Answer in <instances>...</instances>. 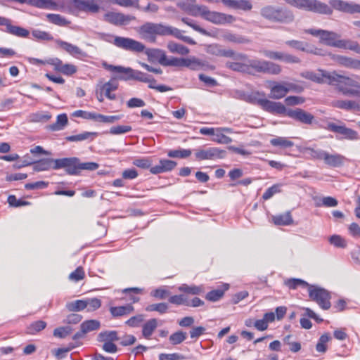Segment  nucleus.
<instances>
[{
    "mask_svg": "<svg viewBox=\"0 0 360 360\" xmlns=\"http://www.w3.org/2000/svg\"><path fill=\"white\" fill-rule=\"evenodd\" d=\"M304 32L314 37H319L320 42L328 46L349 49L360 54V45L357 41L350 39H340V34L332 31L321 29H305Z\"/></svg>",
    "mask_w": 360,
    "mask_h": 360,
    "instance_id": "obj_1",
    "label": "nucleus"
},
{
    "mask_svg": "<svg viewBox=\"0 0 360 360\" xmlns=\"http://www.w3.org/2000/svg\"><path fill=\"white\" fill-rule=\"evenodd\" d=\"M260 15L271 22L290 24L295 20L293 12L286 7L266 5L259 11Z\"/></svg>",
    "mask_w": 360,
    "mask_h": 360,
    "instance_id": "obj_2",
    "label": "nucleus"
},
{
    "mask_svg": "<svg viewBox=\"0 0 360 360\" xmlns=\"http://www.w3.org/2000/svg\"><path fill=\"white\" fill-rule=\"evenodd\" d=\"M101 39L128 51L141 53L145 49V46L142 43L128 37L114 36L110 34H101Z\"/></svg>",
    "mask_w": 360,
    "mask_h": 360,
    "instance_id": "obj_3",
    "label": "nucleus"
},
{
    "mask_svg": "<svg viewBox=\"0 0 360 360\" xmlns=\"http://www.w3.org/2000/svg\"><path fill=\"white\" fill-rule=\"evenodd\" d=\"M303 76L319 84L327 83L330 85L336 86L340 91L345 78L344 75H338L335 72H330L323 70H319L317 73L307 72Z\"/></svg>",
    "mask_w": 360,
    "mask_h": 360,
    "instance_id": "obj_4",
    "label": "nucleus"
},
{
    "mask_svg": "<svg viewBox=\"0 0 360 360\" xmlns=\"http://www.w3.org/2000/svg\"><path fill=\"white\" fill-rule=\"evenodd\" d=\"M285 1L294 7L307 11L326 15L333 13V9L329 6L318 0H285Z\"/></svg>",
    "mask_w": 360,
    "mask_h": 360,
    "instance_id": "obj_5",
    "label": "nucleus"
},
{
    "mask_svg": "<svg viewBox=\"0 0 360 360\" xmlns=\"http://www.w3.org/2000/svg\"><path fill=\"white\" fill-rule=\"evenodd\" d=\"M308 291L309 297L316 302L321 309L324 310L330 309L331 306L330 301V294L328 290L315 285H309Z\"/></svg>",
    "mask_w": 360,
    "mask_h": 360,
    "instance_id": "obj_6",
    "label": "nucleus"
},
{
    "mask_svg": "<svg viewBox=\"0 0 360 360\" xmlns=\"http://www.w3.org/2000/svg\"><path fill=\"white\" fill-rule=\"evenodd\" d=\"M165 25L161 23L146 22L139 28V34L146 40L155 42L156 35L165 36Z\"/></svg>",
    "mask_w": 360,
    "mask_h": 360,
    "instance_id": "obj_7",
    "label": "nucleus"
},
{
    "mask_svg": "<svg viewBox=\"0 0 360 360\" xmlns=\"http://www.w3.org/2000/svg\"><path fill=\"white\" fill-rule=\"evenodd\" d=\"M173 67H186L192 70L213 69L212 66L194 56L187 58L175 57Z\"/></svg>",
    "mask_w": 360,
    "mask_h": 360,
    "instance_id": "obj_8",
    "label": "nucleus"
},
{
    "mask_svg": "<svg viewBox=\"0 0 360 360\" xmlns=\"http://www.w3.org/2000/svg\"><path fill=\"white\" fill-rule=\"evenodd\" d=\"M226 155V151L217 147H210L195 150V157L197 160L223 159Z\"/></svg>",
    "mask_w": 360,
    "mask_h": 360,
    "instance_id": "obj_9",
    "label": "nucleus"
},
{
    "mask_svg": "<svg viewBox=\"0 0 360 360\" xmlns=\"http://www.w3.org/2000/svg\"><path fill=\"white\" fill-rule=\"evenodd\" d=\"M103 20L115 26H125L135 20L136 17L132 15H125L122 13L108 11L103 15Z\"/></svg>",
    "mask_w": 360,
    "mask_h": 360,
    "instance_id": "obj_10",
    "label": "nucleus"
},
{
    "mask_svg": "<svg viewBox=\"0 0 360 360\" xmlns=\"http://www.w3.org/2000/svg\"><path fill=\"white\" fill-rule=\"evenodd\" d=\"M53 169H65L70 175H77L79 167V158H65L55 160Z\"/></svg>",
    "mask_w": 360,
    "mask_h": 360,
    "instance_id": "obj_11",
    "label": "nucleus"
},
{
    "mask_svg": "<svg viewBox=\"0 0 360 360\" xmlns=\"http://www.w3.org/2000/svg\"><path fill=\"white\" fill-rule=\"evenodd\" d=\"M145 53L150 61L158 60L162 66H174L175 57H167L165 52L162 49H148Z\"/></svg>",
    "mask_w": 360,
    "mask_h": 360,
    "instance_id": "obj_12",
    "label": "nucleus"
},
{
    "mask_svg": "<svg viewBox=\"0 0 360 360\" xmlns=\"http://www.w3.org/2000/svg\"><path fill=\"white\" fill-rule=\"evenodd\" d=\"M286 115L298 122L307 125L312 124L315 120L312 114L302 108L288 109Z\"/></svg>",
    "mask_w": 360,
    "mask_h": 360,
    "instance_id": "obj_13",
    "label": "nucleus"
},
{
    "mask_svg": "<svg viewBox=\"0 0 360 360\" xmlns=\"http://www.w3.org/2000/svg\"><path fill=\"white\" fill-rule=\"evenodd\" d=\"M340 92L345 96H360V83L354 78L345 76Z\"/></svg>",
    "mask_w": 360,
    "mask_h": 360,
    "instance_id": "obj_14",
    "label": "nucleus"
},
{
    "mask_svg": "<svg viewBox=\"0 0 360 360\" xmlns=\"http://www.w3.org/2000/svg\"><path fill=\"white\" fill-rule=\"evenodd\" d=\"M0 25L6 27V32L18 37L26 38L30 34V32L27 29L20 26L13 25L11 20L5 17L0 16Z\"/></svg>",
    "mask_w": 360,
    "mask_h": 360,
    "instance_id": "obj_15",
    "label": "nucleus"
},
{
    "mask_svg": "<svg viewBox=\"0 0 360 360\" xmlns=\"http://www.w3.org/2000/svg\"><path fill=\"white\" fill-rule=\"evenodd\" d=\"M326 129L342 135L344 139L349 140L359 139L358 133L350 128L346 127L345 125H338L335 123L329 122Z\"/></svg>",
    "mask_w": 360,
    "mask_h": 360,
    "instance_id": "obj_16",
    "label": "nucleus"
},
{
    "mask_svg": "<svg viewBox=\"0 0 360 360\" xmlns=\"http://www.w3.org/2000/svg\"><path fill=\"white\" fill-rule=\"evenodd\" d=\"M101 327V323L98 320H87L80 325V330L77 332L72 337L74 340L83 338L88 333L97 330Z\"/></svg>",
    "mask_w": 360,
    "mask_h": 360,
    "instance_id": "obj_17",
    "label": "nucleus"
},
{
    "mask_svg": "<svg viewBox=\"0 0 360 360\" xmlns=\"http://www.w3.org/2000/svg\"><path fill=\"white\" fill-rule=\"evenodd\" d=\"M103 66L109 71L118 73L117 79L120 80H132L133 69L131 68L113 65L108 64L107 63H103Z\"/></svg>",
    "mask_w": 360,
    "mask_h": 360,
    "instance_id": "obj_18",
    "label": "nucleus"
},
{
    "mask_svg": "<svg viewBox=\"0 0 360 360\" xmlns=\"http://www.w3.org/2000/svg\"><path fill=\"white\" fill-rule=\"evenodd\" d=\"M330 6L335 10L349 13H360V4L354 3H348L342 0H330Z\"/></svg>",
    "mask_w": 360,
    "mask_h": 360,
    "instance_id": "obj_19",
    "label": "nucleus"
},
{
    "mask_svg": "<svg viewBox=\"0 0 360 360\" xmlns=\"http://www.w3.org/2000/svg\"><path fill=\"white\" fill-rule=\"evenodd\" d=\"M71 4L79 11L84 12L95 13L100 8L96 0H72Z\"/></svg>",
    "mask_w": 360,
    "mask_h": 360,
    "instance_id": "obj_20",
    "label": "nucleus"
},
{
    "mask_svg": "<svg viewBox=\"0 0 360 360\" xmlns=\"http://www.w3.org/2000/svg\"><path fill=\"white\" fill-rule=\"evenodd\" d=\"M205 20L214 24L220 25L232 23L236 20V18L231 15L209 11Z\"/></svg>",
    "mask_w": 360,
    "mask_h": 360,
    "instance_id": "obj_21",
    "label": "nucleus"
},
{
    "mask_svg": "<svg viewBox=\"0 0 360 360\" xmlns=\"http://www.w3.org/2000/svg\"><path fill=\"white\" fill-rule=\"evenodd\" d=\"M261 108L271 113L278 115H286L288 110L285 106L280 102H274L266 98L262 101Z\"/></svg>",
    "mask_w": 360,
    "mask_h": 360,
    "instance_id": "obj_22",
    "label": "nucleus"
},
{
    "mask_svg": "<svg viewBox=\"0 0 360 360\" xmlns=\"http://www.w3.org/2000/svg\"><path fill=\"white\" fill-rule=\"evenodd\" d=\"M57 45L60 47L63 50L70 54L74 57H84L86 56V53L78 46L68 43L67 41H62L60 39L56 40Z\"/></svg>",
    "mask_w": 360,
    "mask_h": 360,
    "instance_id": "obj_23",
    "label": "nucleus"
},
{
    "mask_svg": "<svg viewBox=\"0 0 360 360\" xmlns=\"http://www.w3.org/2000/svg\"><path fill=\"white\" fill-rule=\"evenodd\" d=\"M176 165V162L173 160L162 159L160 160L158 165L150 167V171L153 174H158L171 171Z\"/></svg>",
    "mask_w": 360,
    "mask_h": 360,
    "instance_id": "obj_24",
    "label": "nucleus"
},
{
    "mask_svg": "<svg viewBox=\"0 0 360 360\" xmlns=\"http://www.w3.org/2000/svg\"><path fill=\"white\" fill-rule=\"evenodd\" d=\"M346 160L347 158L342 155L338 153L329 154L326 152L324 162L331 167H340L344 165Z\"/></svg>",
    "mask_w": 360,
    "mask_h": 360,
    "instance_id": "obj_25",
    "label": "nucleus"
},
{
    "mask_svg": "<svg viewBox=\"0 0 360 360\" xmlns=\"http://www.w3.org/2000/svg\"><path fill=\"white\" fill-rule=\"evenodd\" d=\"M237 59L240 60V62H228L226 66L232 70L238 71L243 73L248 72L247 66V56L244 54H239Z\"/></svg>",
    "mask_w": 360,
    "mask_h": 360,
    "instance_id": "obj_26",
    "label": "nucleus"
},
{
    "mask_svg": "<svg viewBox=\"0 0 360 360\" xmlns=\"http://www.w3.org/2000/svg\"><path fill=\"white\" fill-rule=\"evenodd\" d=\"M269 83L272 84L269 94L271 98L281 99L288 93V89H287L285 84L283 85L273 82H269Z\"/></svg>",
    "mask_w": 360,
    "mask_h": 360,
    "instance_id": "obj_27",
    "label": "nucleus"
},
{
    "mask_svg": "<svg viewBox=\"0 0 360 360\" xmlns=\"http://www.w3.org/2000/svg\"><path fill=\"white\" fill-rule=\"evenodd\" d=\"M264 60L250 59L247 57L248 74L253 75L255 72L264 73Z\"/></svg>",
    "mask_w": 360,
    "mask_h": 360,
    "instance_id": "obj_28",
    "label": "nucleus"
},
{
    "mask_svg": "<svg viewBox=\"0 0 360 360\" xmlns=\"http://www.w3.org/2000/svg\"><path fill=\"white\" fill-rule=\"evenodd\" d=\"M222 2L229 7L244 11H249L252 8L251 2L247 0H222Z\"/></svg>",
    "mask_w": 360,
    "mask_h": 360,
    "instance_id": "obj_29",
    "label": "nucleus"
},
{
    "mask_svg": "<svg viewBox=\"0 0 360 360\" xmlns=\"http://www.w3.org/2000/svg\"><path fill=\"white\" fill-rule=\"evenodd\" d=\"M118 88V82L116 79L112 78L108 82L105 83L101 86V91H103L104 95L110 100H115L116 96L111 94V91H115Z\"/></svg>",
    "mask_w": 360,
    "mask_h": 360,
    "instance_id": "obj_30",
    "label": "nucleus"
},
{
    "mask_svg": "<svg viewBox=\"0 0 360 360\" xmlns=\"http://www.w3.org/2000/svg\"><path fill=\"white\" fill-rule=\"evenodd\" d=\"M333 105L340 109L360 111V104L355 101L337 100L333 102Z\"/></svg>",
    "mask_w": 360,
    "mask_h": 360,
    "instance_id": "obj_31",
    "label": "nucleus"
},
{
    "mask_svg": "<svg viewBox=\"0 0 360 360\" xmlns=\"http://www.w3.org/2000/svg\"><path fill=\"white\" fill-rule=\"evenodd\" d=\"M109 311L112 316L120 317L130 314L134 311V307L131 304H127L124 306L111 307Z\"/></svg>",
    "mask_w": 360,
    "mask_h": 360,
    "instance_id": "obj_32",
    "label": "nucleus"
},
{
    "mask_svg": "<svg viewBox=\"0 0 360 360\" xmlns=\"http://www.w3.org/2000/svg\"><path fill=\"white\" fill-rule=\"evenodd\" d=\"M28 4L41 9L58 10V5L54 0H28Z\"/></svg>",
    "mask_w": 360,
    "mask_h": 360,
    "instance_id": "obj_33",
    "label": "nucleus"
},
{
    "mask_svg": "<svg viewBox=\"0 0 360 360\" xmlns=\"http://www.w3.org/2000/svg\"><path fill=\"white\" fill-rule=\"evenodd\" d=\"M336 60L340 65L345 68L360 70V60L343 56H338Z\"/></svg>",
    "mask_w": 360,
    "mask_h": 360,
    "instance_id": "obj_34",
    "label": "nucleus"
},
{
    "mask_svg": "<svg viewBox=\"0 0 360 360\" xmlns=\"http://www.w3.org/2000/svg\"><path fill=\"white\" fill-rule=\"evenodd\" d=\"M192 15L197 16L200 15L204 19L207 16L209 9L205 6L195 4L194 3L189 4L188 7L185 8Z\"/></svg>",
    "mask_w": 360,
    "mask_h": 360,
    "instance_id": "obj_35",
    "label": "nucleus"
},
{
    "mask_svg": "<svg viewBox=\"0 0 360 360\" xmlns=\"http://www.w3.org/2000/svg\"><path fill=\"white\" fill-rule=\"evenodd\" d=\"M56 159L44 158L39 161L34 162L33 169L35 172L46 171L49 169H53Z\"/></svg>",
    "mask_w": 360,
    "mask_h": 360,
    "instance_id": "obj_36",
    "label": "nucleus"
},
{
    "mask_svg": "<svg viewBox=\"0 0 360 360\" xmlns=\"http://www.w3.org/2000/svg\"><path fill=\"white\" fill-rule=\"evenodd\" d=\"M68 123V119L66 114L63 113L57 116L56 122L47 127L48 129L51 131H60L65 128Z\"/></svg>",
    "mask_w": 360,
    "mask_h": 360,
    "instance_id": "obj_37",
    "label": "nucleus"
},
{
    "mask_svg": "<svg viewBox=\"0 0 360 360\" xmlns=\"http://www.w3.org/2000/svg\"><path fill=\"white\" fill-rule=\"evenodd\" d=\"M119 340L117 332L115 330H105L101 332L97 337V340L101 342H114Z\"/></svg>",
    "mask_w": 360,
    "mask_h": 360,
    "instance_id": "obj_38",
    "label": "nucleus"
},
{
    "mask_svg": "<svg viewBox=\"0 0 360 360\" xmlns=\"http://www.w3.org/2000/svg\"><path fill=\"white\" fill-rule=\"evenodd\" d=\"M222 131H229L228 128H217L214 134L213 141L221 144H228L232 141L231 139L221 133Z\"/></svg>",
    "mask_w": 360,
    "mask_h": 360,
    "instance_id": "obj_39",
    "label": "nucleus"
},
{
    "mask_svg": "<svg viewBox=\"0 0 360 360\" xmlns=\"http://www.w3.org/2000/svg\"><path fill=\"white\" fill-rule=\"evenodd\" d=\"M273 221L276 225L288 226L292 223V218L290 212L273 217Z\"/></svg>",
    "mask_w": 360,
    "mask_h": 360,
    "instance_id": "obj_40",
    "label": "nucleus"
},
{
    "mask_svg": "<svg viewBox=\"0 0 360 360\" xmlns=\"http://www.w3.org/2000/svg\"><path fill=\"white\" fill-rule=\"evenodd\" d=\"M167 47L171 53L183 56L187 55L190 51L189 49L186 46L174 41L168 42Z\"/></svg>",
    "mask_w": 360,
    "mask_h": 360,
    "instance_id": "obj_41",
    "label": "nucleus"
},
{
    "mask_svg": "<svg viewBox=\"0 0 360 360\" xmlns=\"http://www.w3.org/2000/svg\"><path fill=\"white\" fill-rule=\"evenodd\" d=\"M158 327V321L155 319L148 320L143 326L142 333L144 338H149Z\"/></svg>",
    "mask_w": 360,
    "mask_h": 360,
    "instance_id": "obj_42",
    "label": "nucleus"
},
{
    "mask_svg": "<svg viewBox=\"0 0 360 360\" xmlns=\"http://www.w3.org/2000/svg\"><path fill=\"white\" fill-rule=\"evenodd\" d=\"M48 20L56 25L64 27L68 25L70 22L59 14L49 13L46 15Z\"/></svg>",
    "mask_w": 360,
    "mask_h": 360,
    "instance_id": "obj_43",
    "label": "nucleus"
},
{
    "mask_svg": "<svg viewBox=\"0 0 360 360\" xmlns=\"http://www.w3.org/2000/svg\"><path fill=\"white\" fill-rule=\"evenodd\" d=\"M222 37L224 40L236 44H245L249 41L245 37L230 32H225Z\"/></svg>",
    "mask_w": 360,
    "mask_h": 360,
    "instance_id": "obj_44",
    "label": "nucleus"
},
{
    "mask_svg": "<svg viewBox=\"0 0 360 360\" xmlns=\"http://www.w3.org/2000/svg\"><path fill=\"white\" fill-rule=\"evenodd\" d=\"M270 143L274 146H278L282 148H288L294 146V143L285 137L278 136L270 140Z\"/></svg>",
    "mask_w": 360,
    "mask_h": 360,
    "instance_id": "obj_45",
    "label": "nucleus"
},
{
    "mask_svg": "<svg viewBox=\"0 0 360 360\" xmlns=\"http://www.w3.org/2000/svg\"><path fill=\"white\" fill-rule=\"evenodd\" d=\"M224 287V289H217L209 292L206 295V299L212 302H216L220 300L223 297L224 292L228 290L229 285L225 284Z\"/></svg>",
    "mask_w": 360,
    "mask_h": 360,
    "instance_id": "obj_46",
    "label": "nucleus"
},
{
    "mask_svg": "<svg viewBox=\"0 0 360 360\" xmlns=\"http://www.w3.org/2000/svg\"><path fill=\"white\" fill-rule=\"evenodd\" d=\"M178 290L191 295H200L203 292V288L200 285H188L187 284H182L178 288Z\"/></svg>",
    "mask_w": 360,
    "mask_h": 360,
    "instance_id": "obj_47",
    "label": "nucleus"
},
{
    "mask_svg": "<svg viewBox=\"0 0 360 360\" xmlns=\"http://www.w3.org/2000/svg\"><path fill=\"white\" fill-rule=\"evenodd\" d=\"M281 67L273 62L265 60L264 74L278 75L281 72Z\"/></svg>",
    "mask_w": 360,
    "mask_h": 360,
    "instance_id": "obj_48",
    "label": "nucleus"
},
{
    "mask_svg": "<svg viewBox=\"0 0 360 360\" xmlns=\"http://www.w3.org/2000/svg\"><path fill=\"white\" fill-rule=\"evenodd\" d=\"M96 136V132L85 131L77 135L68 136L66 139L69 141H82L89 139H93Z\"/></svg>",
    "mask_w": 360,
    "mask_h": 360,
    "instance_id": "obj_49",
    "label": "nucleus"
},
{
    "mask_svg": "<svg viewBox=\"0 0 360 360\" xmlns=\"http://www.w3.org/2000/svg\"><path fill=\"white\" fill-rule=\"evenodd\" d=\"M66 308L70 311H80L86 309L85 300H78L68 302Z\"/></svg>",
    "mask_w": 360,
    "mask_h": 360,
    "instance_id": "obj_50",
    "label": "nucleus"
},
{
    "mask_svg": "<svg viewBox=\"0 0 360 360\" xmlns=\"http://www.w3.org/2000/svg\"><path fill=\"white\" fill-rule=\"evenodd\" d=\"M46 326V323L44 321H37L32 323L27 327V333L34 335L41 330H44Z\"/></svg>",
    "mask_w": 360,
    "mask_h": 360,
    "instance_id": "obj_51",
    "label": "nucleus"
},
{
    "mask_svg": "<svg viewBox=\"0 0 360 360\" xmlns=\"http://www.w3.org/2000/svg\"><path fill=\"white\" fill-rule=\"evenodd\" d=\"M85 305L87 311H94L101 307V301L96 297L86 299Z\"/></svg>",
    "mask_w": 360,
    "mask_h": 360,
    "instance_id": "obj_52",
    "label": "nucleus"
},
{
    "mask_svg": "<svg viewBox=\"0 0 360 360\" xmlns=\"http://www.w3.org/2000/svg\"><path fill=\"white\" fill-rule=\"evenodd\" d=\"M122 117V115H121L108 116L97 113L96 122L112 124L120 120Z\"/></svg>",
    "mask_w": 360,
    "mask_h": 360,
    "instance_id": "obj_53",
    "label": "nucleus"
},
{
    "mask_svg": "<svg viewBox=\"0 0 360 360\" xmlns=\"http://www.w3.org/2000/svg\"><path fill=\"white\" fill-rule=\"evenodd\" d=\"M186 339V333L181 330L176 331L169 336V341L173 345H179Z\"/></svg>",
    "mask_w": 360,
    "mask_h": 360,
    "instance_id": "obj_54",
    "label": "nucleus"
},
{
    "mask_svg": "<svg viewBox=\"0 0 360 360\" xmlns=\"http://www.w3.org/2000/svg\"><path fill=\"white\" fill-rule=\"evenodd\" d=\"M72 116L76 117H82L85 120H92L96 121L97 113L79 110L75 111L72 113Z\"/></svg>",
    "mask_w": 360,
    "mask_h": 360,
    "instance_id": "obj_55",
    "label": "nucleus"
},
{
    "mask_svg": "<svg viewBox=\"0 0 360 360\" xmlns=\"http://www.w3.org/2000/svg\"><path fill=\"white\" fill-rule=\"evenodd\" d=\"M265 94L260 92H254L248 96L247 101L252 104L259 105L261 107L262 101L265 99Z\"/></svg>",
    "mask_w": 360,
    "mask_h": 360,
    "instance_id": "obj_56",
    "label": "nucleus"
},
{
    "mask_svg": "<svg viewBox=\"0 0 360 360\" xmlns=\"http://www.w3.org/2000/svg\"><path fill=\"white\" fill-rule=\"evenodd\" d=\"M146 310L148 311H158L160 314H165L168 310V305L166 303L152 304L146 307Z\"/></svg>",
    "mask_w": 360,
    "mask_h": 360,
    "instance_id": "obj_57",
    "label": "nucleus"
},
{
    "mask_svg": "<svg viewBox=\"0 0 360 360\" xmlns=\"http://www.w3.org/2000/svg\"><path fill=\"white\" fill-rule=\"evenodd\" d=\"M330 339V337L328 334H323L322 335L319 340L318 343L316 344V349L319 352L323 353L326 351V343L329 341Z\"/></svg>",
    "mask_w": 360,
    "mask_h": 360,
    "instance_id": "obj_58",
    "label": "nucleus"
},
{
    "mask_svg": "<svg viewBox=\"0 0 360 360\" xmlns=\"http://www.w3.org/2000/svg\"><path fill=\"white\" fill-rule=\"evenodd\" d=\"M152 160L150 158H136L133 161V165L142 168V169H148L152 167Z\"/></svg>",
    "mask_w": 360,
    "mask_h": 360,
    "instance_id": "obj_59",
    "label": "nucleus"
},
{
    "mask_svg": "<svg viewBox=\"0 0 360 360\" xmlns=\"http://www.w3.org/2000/svg\"><path fill=\"white\" fill-rule=\"evenodd\" d=\"M32 34L34 38L39 40L51 41L53 40V37L51 34L47 32L41 31L39 30H34L32 32Z\"/></svg>",
    "mask_w": 360,
    "mask_h": 360,
    "instance_id": "obj_60",
    "label": "nucleus"
},
{
    "mask_svg": "<svg viewBox=\"0 0 360 360\" xmlns=\"http://www.w3.org/2000/svg\"><path fill=\"white\" fill-rule=\"evenodd\" d=\"M131 129L132 128L129 125H117L112 127L109 132L111 134L118 135L129 132Z\"/></svg>",
    "mask_w": 360,
    "mask_h": 360,
    "instance_id": "obj_61",
    "label": "nucleus"
},
{
    "mask_svg": "<svg viewBox=\"0 0 360 360\" xmlns=\"http://www.w3.org/2000/svg\"><path fill=\"white\" fill-rule=\"evenodd\" d=\"M191 153V150L189 149L174 150L169 151L168 156L171 158H185L190 156Z\"/></svg>",
    "mask_w": 360,
    "mask_h": 360,
    "instance_id": "obj_62",
    "label": "nucleus"
},
{
    "mask_svg": "<svg viewBox=\"0 0 360 360\" xmlns=\"http://www.w3.org/2000/svg\"><path fill=\"white\" fill-rule=\"evenodd\" d=\"M149 76L150 75L146 73H144L139 70L133 69V75H132L133 80H136V81L143 82V83L153 82V80L149 79Z\"/></svg>",
    "mask_w": 360,
    "mask_h": 360,
    "instance_id": "obj_63",
    "label": "nucleus"
},
{
    "mask_svg": "<svg viewBox=\"0 0 360 360\" xmlns=\"http://www.w3.org/2000/svg\"><path fill=\"white\" fill-rule=\"evenodd\" d=\"M72 331L70 326L59 327L53 330V335L57 338H64Z\"/></svg>",
    "mask_w": 360,
    "mask_h": 360,
    "instance_id": "obj_64",
    "label": "nucleus"
}]
</instances>
